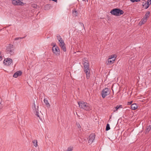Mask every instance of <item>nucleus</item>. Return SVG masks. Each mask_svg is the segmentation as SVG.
<instances>
[{"mask_svg": "<svg viewBox=\"0 0 151 151\" xmlns=\"http://www.w3.org/2000/svg\"><path fill=\"white\" fill-rule=\"evenodd\" d=\"M84 71L86 75V78L87 79L90 78V69L89 63L86 58L83 59Z\"/></svg>", "mask_w": 151, "mask_h": 151, "instance_id": "f257e3e1", "label": "nucleus"}, {"mask_svg": "<svg viewBox=\"0 0 151 151\" xmlns=\"http://www.w3.org/2000/svg\"><path fill=\"white\" fill-rule=\"evenodd\" d=\"M79 107L86 111H88L91 110V106L90 104L83 101H79L78 102Z\"/></svg>", "mask_w": 151, "mask_h": 151, "instance_id": "f03ea898", "label": "nucleus"}, {"mask_svg": "<svg viewBox=\"0 0 151 151\" xmlns=\"http://www.w3.org/2000/svg\"><path fill=\"white\" fill-rule=\"evenodd\" d=\"M110 13L112 15L116 16H120L124 13V11L119 9H114L112 10Z\"/></svg>", "mask_w": 151, "mask_h": 151, "instance_id": "7ed1b4c3", "label": "nucleus"}, {"mask_svg": "<svg viewBox=\"0 0 151 151\" xmlns=\"http://www.w3.org/2000/svg\"><path fill=\"white\" fill-rule=\"evenodd\" d=\"M14 46L11 44H9L6 49V53L8 54H10V55H12L14 54Z\"/></svg>", "mask_w": 151, "mask_h": 151, "instance_id": "20e7f679", "label": "nucleus"}, {"mask_svg": "<svg viewBox=\"0 0 151 151\" xmlns=\"http://www.w3.org/2000/svg\"><path fill=\"white\" fill-rule=\"evenodd\" d=\"M110 90L107 88H106L103 89L101 92L102 96L103 98H105L106 96L110 93Z\"/></svg>", "mask_w": 151, "mask_h": 151, "instance_id": "39448f33", "label": "nucleus"}, {"mask_svg": "<svg viewBox=\"0 0 151 151\" xmlns=\"http://www.w3.org/2000/svg\"><path fill=\"white\" fill-rule=\"evenodd\" d=\"M52 51L56 55H60V50L59 47L55 44L52 47Z\"/></svg>", "mask_w": 151, "mask_h": 151, "instance_id": "423d86ee", "label": "nucleus"}, {"mask_svg": "<svg viewBox=\"0 0 151 151\" xmlns=\"http://www.w3.org/2000/svg\"><path fill=\"white\" fill-rule=\"evenodd\" d=\"M12 4L14 5H20L23 6L24 5V3L22 2L20 0H12Z\"/></svg>", "mask_w": 151, "mask_h": 151, "instance_id": "0eeeda50", "label": "nucleus"}, {"mask_svg": "<svg viewBox=\"0 0 151 151\" xmlns=\"http://www.w3.org/2000/svg\"><path fill=\"white\" fill-rule=\"evenodd\" d=\"M95 138V135L93 134H91L89 137L88 143L90 144H91L93 142Z\"/></svg>", "mask_w": 151, "mask_h": 151, "instance_id": "6e6552de", "label": "nucleus"}, {"mask_svg": "<svg viewBox=\"0 0 151 151\" xmlns=\"http://www.w3.org/2000/svg\"><path fill=\"white\" fill-rule=\"evenodd\" d=\"M4 63L6 65H9L12 63V60L11 58H7L5 59L4 61Z\"/></svg>", "mask_w": 151, "mask_h": 151, "instance_id": "1a4fd4ad", "label": "nucleus"}, {"mask_svg": "<svg viewBox=\"0 0 151 151\" xmlns=\"http://www.w3.org/2000/svg\"><path fill=\"white\" fill-rule=\"evenodd\" d=\"M115 60V59H111V58H109L106 62V64L108 65L112 64Z\"/></svg>", "mask_w": 151, "mask_h": 151, "instance_id": "9d476101", "label": "nucleus"}, {"mask_svg": "<svg viewBox=\"0 0 151 151\" xmlns=\"http://www.w3.org/2000/svg\"><path fill=\"white\" fill-rule=\"evenodd\" d=\"M59 45L60 46L62 49L65 52L66 50L65 47V45L64 42L59 43Z\"/></svg>", "mask_w": 151, "mask_h": 151, "instance_id": "9b49d317", "label": "nucleus"}, {"mask_svg": "<svg viewBox=\"0 0 151 151\" xmlns=\"http://www.w3.org/2000/svg\"><path fill=\"white\" fill-rule=\"evenodd\" d=\"M22 74V72L20 70L16 72L13 75V77L17 78L18 76H21Z\"/></svg>", "mask_w": 151, "mask_h": 151, "instance_id": "f8f14e48", "label": "nucleus"}, {"mask_svg": "<svg viewBox=\"0 0 151 151\" xmlns=\"http://www.w3.org/2000/svg\"><path fill=\"white\" fill-rule=\"evenodd\" d=\"M147 19L144 17L141 19V21L139 22V24L140 25L145 24L147 20Z\"/></svg>", "mask_w": 151, "mask_h": 151, "instance_id": "ddd939ff", "label": "nucleus"}, {"mask_svg": "<svg viewBox=\"0 0 151 151\" xmlns=\"http://www.w3.org/2000/svg\"><path fill=\"white\" fill-rule=\"evenodd\" d=\"M138 106L136 104H134L131 105V108L132 110H134L137 108Z\"/></svg>", "mask_w": 151, "mask_h": 151, "instance_id": "4468645a", "label": "nucleus"}, {"mask_svg": "<svg viewBox=\"0 0 151 151\" xmlns=\"http://www.w3.org/2000/svg\"><path fill=\"white\" fill-rule=\"evenodd\" d=\"M150 14V12L149 11L147 12L145 15L144 17L146 18L147 19V18L149 17Z\"/></svg>", "mask_w": 151, "mask_h": 151, "instance_id": "2eb2a0df", "label": "nucleus"}, {"mask_svg": "<svg viewBox=\"0 0 151 151\" xmlns=\"http://www.w3.org/2000/svg\"><path fill=\"white\" fill-rule=\"evenodd\" d=\"M32 108L33 109L34 112H35V111H36L37 110V109L36 108V106H35V101H34V103L33 104V105L32 106Z\"/></svg>", "mask_w": 151, "mask_h": 151, "instance_id": "dca6fc26", "label": "nucleus"}, {"mask_svg": "<svg viewBox=\"0 0 151 151\" xmlns=\"http://www.w3.org/2000/svg\"><path fill=\"white\" fill-rule=\"evenodd\" d=\"M44 102L45 103L47 107H50V105L48 103V101L47 100L44 99Z\"/></svg>", "mask_w": 151, "mask_h": 151, "instance_id": "f3484780", "label": "nucleus"}, {"mask_svg": "<svg viewBox=\"0 0 151 151\" xmlns=\"http://www.w3.org/2000/svg\"><path fill=\"white\" fill-rule=\"evenodd\" d=\"M32 142L33 143L34 146L37 147V140H34L32 141Z\"/></svg>", "mask_w": 151, "mask_h": 151, "instance_id": "a211bd4d", "label": "nucleus"}, {"mask_svg": "<svg viewBox=\"0 0 151 151\" xmlns=\"http://www.w3.org/2000/svg\"><path fill=\"white\" fill-rule=\"evenodd\" d=\"M151 130V125L148 126L146 130V132H149Z\"/></svg>", "mask_w": 151, "mask_h": 151, "instance_id": "6ab92c4d", "label": "nucleus"}, {"mask_svg": "<svg viewBox=\"0 0 151 151\" xmlns=\"http://www.w3.org/2000/svg\"><path fill=\"white\" fill-rule=\"evenodd\" d=\"M73 147L70 146L68 147L66 151H72L73 150Z\"/></svg>", "mask_w": 151, "mask_h": 151, "instance_id": "aec40b11", "label": "nucleus"}, {"mask_svg": "<svg viewBox=\"0 0 151 151\" xmlns=\"http://www.w3.org/2000/svg\"><path fill=\"white\" fill-rule=\"evenodd\" d=\"M116 57V55H114L110 56L109 58H111V59H115V60Z\"/></svg>", "mask_w": 151, "mask_h": 151, "instance_id": "412c9836", "label": "nucleus"}, {"mask_svg": "<svg viewBox=\"0 0 151 151\" xmlns=\"http://www.w3.org/2000/svg\"><path fill=\"white\" fill-rule=\"evenodd\" d=\"M110 129V127L109 124H107L106 125V131H108Z\"/></svg>", "mask_w": 151, "mask_h": 151, "instance_id": "4be33fe9", "label": "nucleus"}, {"mask_svg": "<svg viewBox=\"0 0 151 151\" xmlns=\"http://www.w3.org/2000/svg\"><path fill=\"white\" fill-rule=\"evenodd\" d=\"M150 0H148L145 3V4H146V5H148L147 7H148L150 6Z\"/></svg>", "mask_w": 151, "mask_h": 151, "instance_id": "5701e85b", "label": "nucleus"}, {"mask_svg": "<svg viewBox=\"0 0 151 151\" xmlns=\"http://www.w3.org/2000/svg\"><path fill=\"white\" fill-rule=\"evenodd\" d=\"M72 13H73V14L74 15L76 16L77 15L78 13H77V11H75V10H74L73 11Z\"/></svg>", "mask_w": 151, "mask_h": 151, "instance_id": "b1692460", "label": "nucleus"}, {"mask_svg": "<svg viewBox=\"0 0 151 151\" xmlns=\"http://www.w3.org/2000/svg\"><path fill=\"white\" fill-rule=\"evenodd\" d=\"M147 6L148 5H146V4H145L144 2H143L142 3V6H143V7H144V8L145 9H146L148 8V7H147Z\"/></svg>", "mask_w": 151, "mask_h": 151, "instance_id": "393cba45", "label": "nucleus"}, {"mask_svg": "<svg viewBox=\"0 0 151 151\" xmlns=\"http://www.w3.org/2000/svg\"><path fill=\"white\" fill-rule=\"evenodd\" d=\"M56 37H57V39L58 40L61 39H62V38L60 35H57Z\"/></svg>", "mask_w": 151, "mask_h": 151, "instance_id": "a878e982", "label": "nucleus"}, {"mask_svg": "<svg viewBox=\"0 0 151 151\" xmlns=\"http://www.w3.org/2000/svg\"><path fill=\"white\" fill-rule=\"evenodd\" d=\"M76 125L78 127V128L79 129L80 128H81V126L79 124V123L78 122H77L76 123Z\"/></svg>", "mask_w": 151, "mask_h": 151, "instance_id": "bb28decb", "label": "nucleus"}, {"mask_svg": "<svg viewBox=\"0 0 151 151\" xmlns=\"http://www.w3.org/2000/svg\"><path fill=\"white\" fill-rule=\"evenodd\" d=\"M32 6L33 8H36L37 7V6L36 4H33L32 5Z\"/></svg>", "mask_w": 151, "mask_h": 151, "instance_id": "cd10ccee", "label": "nucleus"}, {"mask_svg": "<svg viewBox=\"0 0 151 151\" xmlns=\"http://www.w3.org/2000/svg\"><path fill=\"white\" fill-rule=\"evenodd\" d=\"M38 110L37 109V110L36 111H35V114L36 116H37L38 117H39V112H38Z\"/></svg>", "mask_w": 151, "mask_h": 151, "instance_id": "c85d7f7f", "label": "nucleus"}, {"mask_svg": "<svg viewBox=\"0 0 151 151\" xmlns=\"http://www.w3.org/2000/svg\"><path fill=\"white\" fill-rule=\"evenodd\" d=\"M58 41L60 43L62 42H64V40H63L62 38L61 39L58 40Z\"/></svg>", "mask_w": 151, "mask_h": 151, "instance_id": "c756f323", "label": "nucleus"}, {"mask_svg": "<svg viewBox=\"0 0 151 151\" xmlns=\"http://www.w3.org/2000/svg\"><path fill=\"white\" fill-rule=\"evenodd\" d=\"M130 1L132 2H134L135 1L136 2L139 1H140V0H130Z\"/></svg>", "mask_w": 151, "mask_h": 151, "instance_id": "7c9ffc66", "label": "nucleus"}, {"mask_svg": "<svg viewBox=\"0 0 151 151\" xmlns=\"http://www.w3.org/2000/svg\"><path fill=\"white\" fill-rule=\"evenodd\" d=\"M115 110H114V111L115 112L117 110L119 109V108L118 107V106H116L115 108Z\"/></svg>", "mask_w": 151, "mask_h": 151, "instance_id": "2f4dec72", "label": "nucleus"}, {"mask_svg": "<svg viewBox=\"0 0 151 151\" xmlns=\"http://www.w3.org/2000/svg\"><path fill=\"white\" fill-rule=\"evenodd\" d=\"M117 106H118V107L119 108H123V107L122 106V105H117Z\"/></svg>", "mask_w": 151, "mask_h": 151, "instance_id": "473e14b6", "label": "nucleus"}, {"mask_svg": "<svg viewBox=\"0 0 151 151\" xmlns=\"http://www.w3.org/2000/svg\"><path fill=\"white\" fill-rule=\"evenodd\" d=\"M132 101H131L130 102H128L127 103V104L128 105H131L132 103Z\"/></svg>", "mask_w": 151, "mask_h": 151, "instance_id": "72a5a7b5", "label": "nucleus"}, {"mask_svg": "<svg viewBox=\"0 0 151 151\" xmlns=\"http://www.w3.org/2000/svg\"><path fill=\"white\" fill-rule=\"evenodd\" d=\"M3 107L2 105L1 104V103L0 104V110Z\"/></svg>", "mask_w": 151, "mask_h": 151, "instance_id": "f704fd0d", "label": "nucleus"}, {"mask_svg": "<svg viewBox=\"0 0 151 151\" xmlns=\"http://www.w3.org/2000/svg\"><path fill=\"white\" fill-rule=\"evenodd\" d=\"M19 39H20L19 37H17V38H15L14 40H18Z\"/></svg>", "mask_w": 151, "mask_h": 151, "instance_id": "c9c22d12", "label": "nucleus"}, {"mask_svg": "<svg viewBox=\"0 0 151 151\" xmlns=\"http://www.w3.org/2000/svg\"><path fill=\"white\" fill-rule=\"evenodd\" d=\"M49 6V4H47L45 6V8H46L47 7H48Z\"/></svg>", "mask_w": 151, "mask_h": 151, "instance_id": "e433bc0d", "label": "nucleus"}, {"mask_svg": "<svg viewBox=\"0 0 151 151\" xmlns=\"http://www.w3.org/2000/svg\"><path fill=\"white\" fill-rule=\"evenodd\" d=\"M24 38V37H19V38L20 39H23Z\"/></svg>", "mask_w": 151, "mask_h": 151, "instance_id": "4c0bfd02", "label": "nucleus"}, {"mask_svg": "<svg viewBox=\"0 0 151 151\" xmlns=\"http://www.w3.org/2000/svg\"><path fill=\"white\" fill-rule=\"evenodd\" d=\"M83 1H88V0H82Z\"/></svg>", "mask_w": 151, "mask_h": 151, "instance_id": "58836bf2", "label": "nucleus"}, {"mask_svg": "<svg viewBox=\"0 0 151 151\" xmlns=\"http://www.w3.org/2000/svg\"><path fill=\"white\" fill-rule=\"evenodd\" d=\"M150 1V4H151V0H149Z\"/></svg>", "mask_w": 151, "mask_h": 151, "instance_id": "ea45409f", "label": "nucleus"}, {"mask_svg": "<svg viewBox=\"0 0 151 151\" xmlns=\"http://www.w3.org/2000/svg\"><path fill=\"white\" fill-rule=\"evenodd\" d=\"M0 103H1V101H0Z\"/></svg>", "mask_w": 151, "mask_h": 151, "instance_id": "a19ab883", "label": "nucleus"}, {"mask_svg": "<svg viewBox=\"0 0 151 151\" xmlns=\"http://www.w3.org/2000/svg\"><path fill=\"white\" fill-rule=\"evenodd\" d=\"M150 63L151 64V61L150 62Z\"/></svg>", "mask_w": 151, "mask_h": 151, "instance_id": "79ce46f5", "label": "nucleus"}]
</instances>
